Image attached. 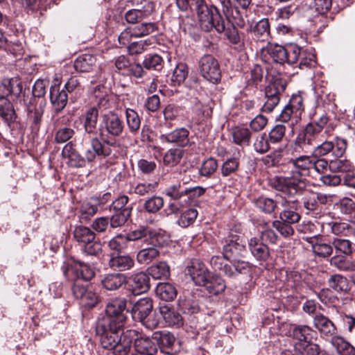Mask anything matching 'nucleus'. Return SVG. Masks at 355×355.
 Here are the masks:
<instances>
[{"label":"nucleus","instance_id":"f257e3e1","mask_svg":"<svg viewBox=\"0 0 355 355\" xmlns=\"http://www.w3.org/2000/svg\"><path fill=\"white\" fill-rule=\"evenodd\" d=\"M127 301L124 298L116 297L106 306V316L99 319L96 324V334L100 336L103 348L114 346L116 340L123 334V327L126 320Z\"/></svg>","mask_w":355,"mask_h":355},{"label":"nucleus","instance_id":"f03ea898","mask_svg":"<svg viewBox=\"0 0 355 355\" xmlns=\"http://www.w3.org/2000/svg\"><path fill=\"white\" fill-rule=\"evenodd\" d=\"M289 163L293 168L288 176H275L270 181V186L288 197L300 194L305 187L304 178L312 170V158L308 155H293Z\"/></svg>","mask_w":355,"mask_h":355},{"label":"nucleus","instance_id":"7ed1b4c3","mask_svg":"<svg viewBox=\"0 0 355 355\" xmlns=\"http://www.w3.org/2000/svg\"><path fill=\"white\" fill-rule=\"evenodd\" d=\"M178 7L182 10L190 9L197 13L199 23L205 31H210L213 28L218 33L225 31V21L216 8L214 12L209 8L204 0H176Z\"/></svg>","mask_w":355,"mask_h":355},{"label":"nucleus","instance_id":"20e7f679","mask_svg":"<svg viewBox=\"0 0 355 355\" xmlns=\"http://www.w3.org/2000/svg\"><path fill=\"white\" fill-rule=\"evenodd\" d=\"M116 341L114 346L106 348L112 349L114 355H127L133 341L137 352L134 355H155L157 351V344L148 337H139L138 332L134 329L123 332Z\"/></svg>","mask_w":355,"mask_h":355},{"label":"nucleus","instance_id":"39448f33","mask_svg":"<svg viewBox=\"0 0 355 355\" xmlns=\"http://www.w3.org/2000/svg\"><path fill=\"white\" fill-rule=\"evenodd\" d=\"M131 313L135 321L141 322L147 329H155L159 324V320L153 313V300L150 297L139 300L133 305Z\"/></svg>","mask_w":355,"mask_h":355},{"label":"nucleus","instance_id":"423d86ee","mask_svg":"<svg viewBox=\"0 0 355 355\" xmlns=\"http://www.w3.org/2000/svg\"><path fill=\"white\" fill-rule=\"evenodd\" d=\"M347 147V140L336 137L334 141L322 140L312 149L314 157H322L331 153L334 157H341L345 154Z\"/></svg>","mask_w":355,"mask_h":355},{"label":"nucleus","instance_id":"0eeeda50","mask_svg":"<svg viewBox=\"0 0 355 355\" xmlns=\"http://www.w3.org/2000/svg\"><path fill=\"white\" fill-rule=\"evenodd\" d=\"M99 130L101 138L116 137L122 134L123 124L117 114L109 112L102 115Z\"/></svg>","mask_w":355,"mask_h":355},{"label":"nucleus","instance_id":"6e6552de","mask_svg":"<svg viewBox=\"0 0 355 355\" xmlns=\"http://www.w3.org/2000/svg\"><path fill=\"white\" fill-rule=\"evenodd\" d=\"M223 248V257L225 259L230 260L235 259L243 254L245 251V245L236 230H231L224 240Z\"/></svg>","mask_w":355,"mask_h":355},{"label":"nucleus","instance_id":"1a4fd4ad","mask_svg":"<svg viewBox=\"0 0 355 355\" xmlns=\"http://www.w3.org/2000/svg\"><path fill=\"white\" fill-rule=\"evenodd\" d=\"M199 70L202 76L212 83H218L221 78L218 60L209 54L204 55L198 62Z\"/></svg>","mask_w":355,"mask_h":355},{"label":"nucleus","instance_id":"9d476101","mask_svg":"<svg viewBox=\"0 0 355 355\" xmlns=\"http://www.w3.org/2000/svg\"><path fill=\"white\" fill-rule=\"evenodd\" d=\"M127 241L141 240L143 245L150 241L154 245H164L166 239L163 234L152 230L148 227H141L131 231L126 236Z\"/></svg>","mask_w":355,"mask_h":355},{"label":"nucleus","instance_id":"9b49d317","mask_svg":"<svg viewBox=\"0 0 355 355\" xmlns=\"http://www.w3.org/2000/svg\"><path fill=\"white\" fill-rule=\"evenodd\" d=\"M286 85L285 81L276 78L266 87L265 91L266 101L262 107L263 112H270L274 110L279 102V96L284 91Z\"/></svg>","mask_w":355,"mask_h":355},{"label":"nucleus","instance_id":"f8f14e48","mask_svg":"<svg viewBox=\"0 0 355 355\" xmlns=\"http://www.w3.org/2000/svg\"><path fill=\"white\" fill-rule=\"evenodd\" d=\"M63 273L67 278L73 280L75 278L90 280L94 276V270L83 262H67L62 266Z\"/></svg>","mask_w":355,"mask_h":355},{"label":"nucleus","instance_id":"ddd939ff","mask_svg":"<svg viewBox=\"0 0 355 355\" xmlns=\"http://www.w3.org/2000/svg\"><path fill=\"white\" fill-rule=\"evenodd\" d=\"M320 141H321V139L315 138L304 130L297 136L294 144L288 148L287 152L291 155L307 153L312 150L313 147Z\"/></svg>","mask_w":355,"mask_h":355},{"label":"nucleus","instance_id":"4468645a","mask_svg":"<svg viewBox=\"0 0 355 355\" xmlns=\"http://www.w3.org/2000/svg\"><path fill=\"white\" fill-rule=\"evenodd\" d=\"M185 272L198 286L205 284V279L209 277L210 275L205 265L197 259H192L187 263Z\"/></svg>","mask_w":355,"mask_h":355},{"label":"nucleus","instance_id":"2eb2a0df","mask_svg":"<svg viewBox=\"0 0 355 355\" xmlns=\"http://www.w3.org/2000/svg\"><path fill=\"white\" fill-rule=\"evenodd\" d=\"M313 325L323 338H331L337 333L336 324L321 313L315 314L313 318Z\"/></svg>","mask_w":355,"mask_h":355},{"label":"nucleus","instance_id":"dca6fc26","mask_svg":"<svg viewBox=\"0 0 355 355\" xmlns=\"http://www.w3.org/2000/svg\"><path fill=\"white\" fill-rule=\"evenodd\" d=\"M304 240L311 244L312 252L318 257L328 258L333 253V245L327 243L325 239L320 234L306 236Z\"/></svg>","mask_w":355,"mask_h":355},{"label":"nucleus","instance_id":"f3484780","mask_svg":"<svg viewBox=\"0 0 355 355\" xmlns=\"http://www.w3.org/2000/svg\"><path fill=\"white\" fill-rule=\"evenodd\" d=\"M150 279L146 272H140L132 275L127 284L134 295H139L146 292L150 288Z\"/></svg>","mask_w":355,"mask_h":355},{"label":"nucleus","instance_id":"a211bd4d","mask_svg":"<svg viewBox=\"0 0 355 355\" xmlns=\"http://www.w3.org/2000/svg\"><path fill=\"white\" fill-rule=\"evenodd\" d=\"M153 338L155 340L162 352L168 355H174L178 349L174 347L175 337L168 332H155Z\"/></svg>","mask_w":355,"mask_h":355},{"label":"nucleus","instance_id":"6ab92c4d","mask_svg":"<svg viewBox=\"0 0 355 355\" xmlns=\"http://www.w3.org/2000/svg\"><path fill=\"white\" fill-rule=\"evenodd\" d=\"M127 282L126 276L119 272L106 274L101 281L103 288L109 291H116Z\"/></svg>","mask_w":355,"mask_h":355},{"label":"nucleus","instance_id":"aec40b11","mask_svg":"<svg viewBox=\"0 0 355 355\" xmlns=\"http://www.w3.org/2000/svg\"><path fill=\"white\" fill-rule=\"evenodd\" d=\"M297 201L295 200H282L281 205L284 207L279 214L280 219L286 223L293 224L297 223L300 219V214L296 211Z\"/></svg>","mask_w":355,"mask_h":355},{"label":"nucleus","instance_id":"412c9836","mask_svg":"<svg viewBox=\"0 0 355 355\" xmlns=\"http://www.w3.org/2000/svg\"><path fill=\"white\" fill-rule=\"evenodd\" d=\"M154 10V5L152 2L144 1L142 9H131L125 15L128 23L135 24L139 19L147 17Z\"/></svg>","mask_w":355,"mask_h":355},{"label":"nucleus","instance_id":"4be33fe9","mask_svg":"<svg viewBox=\"0 0 355 355\" xmlns=\"http://www.w3.org/2000/svg\"><path fill=\"white\" fill-rule=\"evenodd\" d=\"M248 248L252 255L258 261H265L269 257L268 246L259 239L252 237L248 241Z\"/></svg>","mask_w":355,"mask_h":355},{"label":"nucleus","instance_id":"5701e85b","mask_svg":"<svg viewBox=\"0 0 355 355\" xmlns=\"http://www.w3.org/2000/svg\"><path fill=\"white\" fill-rule=\"evenodd\" d=\"M162 245H154L150 241L142 245L137 254V261L141 264H148L159 256L158 247Z\"/></svg>","mask_w":355,"mask_h":355},{"label":"nucleus","instance_id":"b1692460","mask_svg":"<svg viewBox=\"0 0 355 355\" xmlns=\"http://www.w3.org/2000/svg\"><path fill=\"white\" fill-rule=\"evenodd\" d=\"M135 265L134 259L129 255L112 254L108 261V266L112 269L125 271L131 269Z\"/></svg>","mask_w":355,"mask_h":355},{"label":"nucleus","instance_id":"393cba45","mask_svg":"<svg viewBox=\"0 0 355 355\" xmlns=\"http://www.w3.org/2000/svg\"><path fill=\"white\" fill-rule=\"evenodd\" d=\"M189 132L184 128H178L173 131L162 135L160 138L163 141L176 143L178 146H185L189 142Z\"/></svg>","mask_w":355,"mask_h":355},{"label":"nucleus","instance_id":"a878e982","mask_svg":"<svg viewBox=\"0 0 355 355\" xmlns=\"http://www.w3.org/2000/svg\"><path fill=\"white\" fill-rule=\"evenodd\" d=\"M50 100L55 112H60L67 103V93L64 89L60 90L56 85L52 86L50 88Z\"/></svg>","mask_w":355,"mask_h":355},{"label":"nucleus","instance_id":"bb28decb","mask_svg":"<svg viewBox=\"0 0 355 355\" xmlns=\"http://www.w3.org/2000/svg\"><path fill=\"white\" fill-rule=\"evenodd\" d=\"M98 111L95 107H89L83 115V126L86 133L96 135L97 133V121Z\"/></svg>","mask_w":355,"mask_h":355},{"label":"nucleus","instance_id":"cd10ccee","mask_svg":"<svg viewBox=\"0 0 355 355\" xmlns=\"http://www.w3.org/2000/svg\"><path fill=\"white\" fill-rule=\"evenodd\" d=\"M262 50L263 52H266L270 56L273 62L280 64L286 63V46H283L277 44L269 43Z\"/></svg>","mask_w":355,"mask_h":355},{"label":"nucleus","instance_id":"c85d7f7f","mask_svg":"<svg viewBox=\"0 0 355 355\" xmlns=\"http://www.w3.org/2000/svg\"><path fill=\"white\" fill-rule=\"evenodd\" d=\"M233 142L239 146H249L251 140L250 130L244 126L237 125L231 130Z\"/></svg>","mask_w":355,"mask_h":355},{"label":"nucleus","instance_id":"c756f323","mask_svg":"<svg viewBox=\"0 0 355 355\" xmlns=\"http://www.w3.org/2000/svg\"><path fill=\"white\" fill-rule=\"evenodd\" d=\"M159 311L166 323L169 326L180 327L183 324L182 315L168 305L161 306Z\"/></svg>","mask_w":355,"mask_h":355},{"label":"nucleus","instance_id":"7c9ffc66","mask_svg":"<svg viewBox=\"0 0 355 355\" xmlns=\"http://www.w3.org/2000/svg\"><path fill=\"white\" fill-rule=\"evenodd\" d=\"M330 343L340 355H355V348L342 336L334 335Z\"/></svg>","mask_w":355,"mask_h":355},{"label":"nucleus","instance_id":"2f4dec72","mask_svg":"<svg viewBox=\"0 0 355 355\" xmlns=\"http://www.w3.org/2000/svg\"><path fill=\"white\" fill-rule=\"evenodd\" d=\"M254 39L263 42L268 40L270 35V24L268 19H262L251 28Z\"/></svg>","mask_w":355,"mask_h":355},{"label":"nucleus","instance_id":"473e14b6","mask_svg":"<svg viewBox=\"0 0 355 355\" xmlns=\"http://www.w3.org/2000/svg\"><path fill=\"white\" fill-rule=\"evenodd\" d=\"M156 295L164 301H171L177 296V289L175 286L169 282L159 283L156 287Z\"/></svg>","mask_w":355,"mask_h":355},{"label":"nucleus","instance_id":"72a5a7b5","mask_svg":"<svg viewBox=\"0 0 355 355\" xmlns=\"http://www.w3.org/2000/svg\"><path fill=\"white\" fill-rule=\"evenodd\" d=\"M200 286H205L207 291L214 295H218L223 293L225 289V284L224 280L219 276H211L205 279V284Z\"/></svg>","mask_w":355,"mask_h":355},{"label":"nucleus","instance_id":"f704fd0d","mask_svg":"<svg viewBox=\"0 0 355 355\" xmlns=\"http://www.w3.org/2000/svg\"><path fill=\"white\" fill-rule=\"evenodd\" d=\"M0 118L8 125L14 123L17 115L10 100H0Z\"/></svg>","mask_w":355,"mask_h":355},{"label":"nucleus","instance_id":"c9c22d12","mask_svg":"<svg viewBox=\"0 0 355 355\" xmlns=\"http://www.w3.org/2000/svg\"><path fill=\"white\" fill-rule=\"evenodd\" d=\"M148 272L155 279H167L170 276V267L166 261H159L150 266Z\"/></svg>","mask_w":355,"mask_h":355},{"label":"nucleus","instance_id":"e433bc0d","mask_svg":"<svg viewBox=\"0 0 355 355\" xmlns=\"http://www.w3.org/2000/svg\"><path fill=\"white\" fill-rule=\"evenodd\" d=\"M98 200L97 199H91L90 201L83 202L80 207V218L82 220L87 221L93 217L98 211Z\"/></svg>","mask_w":355,"mask_h":355},{"label":"nucleus","instance_id":"4c0bfd02","mask_svg":"<svg viewBox=\"0 0 355 355\" xmlns=\"http://www.w3.org/2000/svg\"><path fill=\"white\" fill-rule=\"evenodd\" d=\"M100 140L97 137L90 139L89 144H86L83 149V154L85 160L88 162L94 161L99 155Z\"/></svg>","mask_w":355,"mask_h":355},{"label":"nucleus","instance_id":"58836bf2","mask_svg":"<svg viewBox=\"0 0 355 355\" xmlns=\"http://www.w3.org/2000/svg\"><path fill=\"white\" fill-rule=\"evenodd\" d=\"M96 63V58L90 54H85L78 57L74 62V67L80 72H88Z\"/></svg>","mask_w":355,"mask_h":355},{"label":"nucleus","instance_id":"ea45409f","mask_svg":"<svg viewBox=\"0 0 355 355\" xmlns=\"http://www.w3.org/2000/svg\"><path fill=\"white\" fill-rule=\"evenodd\" d=\"M187 191L186 182H177L166 188L165 194L171 199L178 200L185 198Z\"/></svg>","mask_w":355,"mask_h":355},{"label":"nucleus","instance_id":"a19ab883","mask_svg":"<svg viewBox=\"0 0 355 355\" xmlns=\"http://www.w3.org/2000/svg\"><path fill=\"white\" fill-rule=\"evenodd\" d=\"M43 113L44 108L42 106L34 107L30 106L28 107V121L31 123L33 131L39 130Z\"/></svg>","mask_w":355,"mask_h":355},{"label":"nucleus","instance_id":"79ce46f5","mask_svg":"<svg viewBox=\"0 0 355 355\" xmlns=\"http://www.w3.org/2000/svg\"><path fill=\"white\" fill-rule=\"evenodd\" d=\"M328 285L338 293L347 292L349 289L347 279L338 274L333 275L329 277Z\"/></svg>","mask_w":355,"mask_h":355},{"label":"nucleus","instance_id":"37998d69","mask_svg":"<svg viewBox=\"0 0 355 355\" xmlns=\"http://www.w3.org/2000/svg\"><path fill=\"white\" fill-rule=\"evenodd\" d=\"M131 211L132 207L116 211L115 214L109 218L110 227L117 228L122 227L130 217Z\"/></svg>","mask_w":355,"mask_h":355},{"label":"nucleus","instance_id":"c03bdc74","mask_svg":"<svg viewBox=\"0 0 355 355\" xmlns=\"http://www.w3.org/2000/svg\"><path fill=\"white\" fill-rule=\"evenodd\" d=\"M73 236L78 243L84 245L95 239V233L89 227L77 226L73 231Z\"/></svg>","mask_w":355,"mask_h":355},{"label":"nucleus","instance_id":"a18cd8bd","mask_svg":"<svg viewBox=\"0 0 355 355\" xmlns=\"http://www.w3.org/2000/svg\"><path fill=\"white\" fill-rule=\"evenodd\" d=\"M308 20L313 24L314 28L318 31H322L327 26L328 19L327 14L317 13L308 10L306 12Z\"/></svg>","mask_w":355,"mask_h":355},{"label":"nucleus","instance_id":"49530a36","mask_svg":"<svg viewBox=\"0 0 355 355\" xmlns=\"http://www.w3.org/2000/svg\"><path fill=\"white\" fill-rule=\"evenodd\" d=\"M125 119L129 131L133 134L136 133L141 125V119L137 112L130 108L126 109Z\"/></svg>","mask_w":355,"mask_h":355},{"label":"nucleus","instance_id":"de8ad7c7","mask_svg":"<svg viewBox=\"0 0 355 355\" xmlns=\"http://www.w3.org/2000/svg\"><path fill=\"white\" fill-rule=\"evenodd\" d=\"M314 331L307 325H300L294 327L293 330V335L294 338L300 341H304L305 343L311 342Z\"/></svg>","mask_w":355,"mask_h":355},{"label":"nucleus","instance_id":"09e8293b","mask_svg":"<svg viewBox=\"0 0 355 355\" xmlns=\"http://www.w3.org/2000/svg\"><path fill=\"white\" fill-rule=\"evenodd\" d=\"M188 73L187 65L185 63L180 62L177 64L173 71L171 82L174 85H179L185 80Z\"/></svg>","mask_w":355,"mask_h":355},{"label":"nucleus","instance_id":"8fccbe9b","mask_svg":"<svg viewBox=\"0 0 355 355\" xmlns=\"http://www.w3.org/2000/svg\"><path fill=\"white\" fill-rule=\"evenodd\" d=\"M255 206L266 214L272 213L277 207V202L270 198L261 196L254 200Z\"/></svg>","mask_w":355,"mask_h":355},{"label":"nucleus","instance_id":"3c124183","mask_svg":"<svg viewBox=\"0 0 355 355\" xmlns=\"http://www.w3.org/2000/svg\"><path fill=\"white\" fill-rule=\"evenodd\" d=\"M302 49L295 44H288L286 45V62L288 64L296 63L302 54Z\"/></svg>","mask_w":355,"mask_h":355},{"label":"nucleus","instance_id":"603ef678","mask_svg":"<svg viewBox=\"0 0 355 355\" xmlns=\"http://www.w3.org/2000/svg\"><path fill=\"white\" fill-rule=\"evenodd\" d=\"M132 29L134 37H139L155 32L157 29V26L156 24L153 22H146L137 24Z\"/></svg>","mask_w":355,"mask_h":355},{"label":"nucleus","instance_id":"864d4df0","mask_svg":"<svg viewBox=\"0 0 355 355\" xmlns=\"http://www.w3.org/2000/svg\"><path fill=\"white\" fill-rule=\"evenodd\" d=\"M164 202L163 198L153 196L145 201L144 208L150 214H155L161 209L164 205Z\"/></svg>","mask_w":355,"mask_h":355},{"label":"nucleus","instance_id":"5fc2aeb1","mask_svg":"<svg viewBox=\"0 0 355 355\" xmlns=\"http://www.w3.org/2000/svg\"><path fill=\"white\" fill-rule=\"evenodd\" d=\"M333 249L345 255H350L352 253V243L345 239L336 238L332 241Z\"/></svg>","mask_w":355,"mask_h":355},{"label":"nucleus","instance_id":"6e6d98bb","mask_svg":"<svg viewBox=\"0 0 355 355\" xmlns=\"http://www.w3.org/2000/svg\"><path fill=\"white\" fill-rule=\"evenodd\" d=\"M183 154L184 151L182 149H169L164 156V163L168 166L176 165L180 162Z\"/></svg>","mask_w":355,"mask_h":355},{"label":"nucleus","instance_id":"4d7b16f0","mask_svg":"<svg viewBox=\"0 0 355 355\" xmlns=\"http://www.w3.org/2000/svg\"><path fill=\"white\" fill-rule=\"evenodd\" d=\"M295 114L292 108L286 105L279 115L278 120L281 122L287 123L288 127L292 128L300 119V117L295 118Z\"/></svg>","mask_w":355,"mask_h":355},{"label":"nucleus","instance_id":"13d9d810","mask_svg":"<svg viewBox=\"0 0 355 355\" xmlns=\"http://www.w3.org/2000/svg\"><path fill=\"white\" fill-rule=\"evenodd\" d=\"M198 216V211L196 209L190 208L184 211L178 220V225L182 227H187L192 224Z\"/></svg>","mask_w":355,"mask_h":355},{"label":"nucleus","instance_id":"bf43d9fd","mask_svg":"<svg viewBox=\"0 0 355 355\" xmlns=\"http://www.w3.org/2000/svg\"><path fill=\"white\" fill-rule=\"evenodd\" d=\"M299 67L302 69L312 67L315 64V54L310 50H303L299 59Z\"/></svg>","mask_w":355,"mask_h":355},{"label":"nucleus","instance_id":"052dcab7","mask_svg":"<svg viewBox=\"0 0 355 355\" xmlns=\"http://www.w3.org/2000/svg\"><path fill=\"white\" fill-rule=\"evenodd\" d=\"M110 138L104 137L102 138L103 143L100 141L99 155L103 157L110 156L113 154V151L115 150L119 146L116 141H112L109 140Z\"/></svg>","mask_w":355,"mask_h":355},{"label":"nucleus","instance_id":"680f3d73","mask_svg":"<svg viewBox=\"0 0 355 355\" xmlns=\"http://www.w3.org/2000/svg\"><path fill=\"white\" fill-rule=\"evenodd\" d=\"M205 192V189L200 186L193 187H187V191L184 201L186 203L192 204L195 202L198 198L204 195Z\"/></svg>","mask_w":355,"mask_h":355},{"label":"nucleus","instance_id":"e2e57ef3","mask_svg":"<svg viewBox=\"0 0 355 355\" xmlns=\"http://www.w3.org/2000/svg\"><path fill=\"white\" fill-rule=\"evenodd\" d=\"M162 62L161 56L157 54H153L146 56L143 62V64L147 69L159 71L162 68Z\"/></svg>","mask_w":355,"mask_h":355},{"label":"nucleus","instance_id":"0e129e2a","mask_svg":"<svg viewBox=\"0 0 355 355\" xmlns=\"http://www.w3.org/2000/svg\"><path fill=\"white\" fill-rule=\"evenodd\" d=\"M103 251V245L95 239L84 245L83 253L87 256L98 257Z\"/></svg>","mask_w":355,"mask_h":355},{"label":"nucleus","instance_id":"69168bd1","mask_svg":"<svg viewBox=\"0 0 355 355\" xmlns=\"http://www.w3.org/2000/svg\"><path fill=\"white\" fill-rule=\"evenodd\" d=\"M332 4L331 0H314L313 5L308 10L322 14H327L330 10Z\"/></svg>","mask_w":355,"mask_h":355},{"label":"nucleus","instance_id":"338daca9","mask_svg":"<svg viewBox=\"0 0 355 355\" xmlns=\"http://www.w3.org/2000/svg\"><path fill=\"white\" fill-rule=\"evenodd\" d=\"M286 127L282 124H277L268 134L269 141L272 144L280 142L285 135Z\"/></svg>","mask_w":355,"mask_h":355},{"label":"nucleus","instance_id":"774afa93","mask_svg":"<svg viewBox=\"0 0 355 355\" xmlns=\"http://www.w3.org/2000/svg\"><path fill=\"white\" fill-rule=\"evenodd\" d=\"M340 157H336L335 159L329 161V170L334 173L345 172L350 167V163L346 159H340Z\"/></svg>","mask_w":355,"mask_h":355}]
</instances>
